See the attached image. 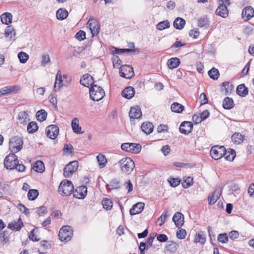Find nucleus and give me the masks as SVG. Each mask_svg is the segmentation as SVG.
<instances>
[{
	"label": "nucleus",
	"instance_id": "nucleus-22",
	"mask_svg": "<svg viewBox=\"0 0 254 254\" xmlns=\"http://www.w3.org/2000/svg\"><path fill=\"white\" fill-rule=\"evenodd\" d=\"M28 111H24L19 113L18 115V122L20 124L25 126L29 121Z\"/></svg>",
	"mask_w": 254,
	"mask_h": 254
},
{
	"label": "nucleus",
	"instance_id": "nucleus-25",
	"mask_svg": "<svg viewBox=\"0 0 254 254\" xmlns=\"http://www.w3.org/2000/svg\"><path fill=\"white\" fill-rule=\"evenodd\" d=\"M63 86L62 75L61 71H58L54 84V90L56 92L58 91Z\"/></svg>",
	"mask_w": 254,
	"mask_h": 254
},
{
	"label": "nucleus",
	"instance_id": "nucleus-2",
	"mask_svg": "<svg viewBox=\"0 0 254 254\" xmlns=\"http://www.w3.org/2000/svg\"><path fill=\"white\" fill-rule=\"evenodd\" d=\"M73 189L72 182L70 181L64 180L61 183L58 191L62 195L68 196L73 191Z\"/></svg>",
	"mask_w": 254,
	"mask_h": 254
},
{
	"label": "nucleus",
	"instance_id": "nucleus-31",
	"mask_svg": "<svg viewBox=\"0 0 254 254\" xmlns=\"http://www.w3.org/2000/svg\"><path fill=\"white\" fill-rule=\"evenodd\" d=\"M186 21L185 19L181 17L176 18L173 22L174 27L178 30L182 29L184 27Z\"/></svg>",
	"mask_w": 254,
	"mask_h": 254
},
{
	"label": "nucleus",
	"instance_id": "nucleus-44",
	"mask_svg": "<svg viewBox=\"0 0 254 254\" xmlns=\"http://www.w3.org/2000/svg\"><path fill=\"white\" fill-rule=\"evenodd\" d=\"M39 195V191L37 190H30L27 194V197L30 200H35Z\"/></svg>",
	"mask_w": 254,
	"mask_h": 254
},
{
	"label": "nucleus",
	"instance_id": "nucleus-17",
	"mask_svg": "<svg viewBox=\"0 0 254 254\" xmlns=\"http://www.w3.org/2000/svg\"><path fill=\"white\" fill-rule=\"evenodd\" d=\"M173 221L176 227L180 228L184 223V217L182 213L176 212L173 217Z\"/></svg>",
	"mask_w": 254,
	"mask_h": 254
},
{
	"label": "nucleus",
	"instance_id": "nucleus-30",
	"mask_svg": "<svg viewBox=\"0 0 254 254\" xmlns=\"http://www.w3.org/2000/svg\"><path fill=\"white\" fill-rule=\"evenodd\" d=\"M142 130L147 134L151 133L153 130V125L151 123H143L141 127Z\"/></svg>",
	"mask_w": 254,
	"mask_h": 254
},
{
	"label": "nucleus",
	"instance_id": "nucleus-47",
	"mask_svg": "<svg viewBox=\"0 0 254 254\" xmlns=\"http://www.w3.org/2000/svg\"><path fill=\"white\" fill-rule=\"evenodd\" d=\"M223 156L225 157V158L227 160L232 161L234 160L236 156L235 151L232 149L228 151H227L226 150V154Z\"/></svg>",
	"mask_w": 254,
	"mask_h": 254
},
{
	"label": "nucleus",
	"instance_id": "nucleus-37",
	"mask_svg": "<svg viewBox=\"0 0 254 254\" xmlns=\"http://www.w3.org/2000/svg\"><path fill=\"white\" fill-rule=\"evenodd\" d=\"M198 26L199 27H208L209 26V20L207 16H203L198 20Z\"/></svg>",
	"mask_w": 254,
	"mask_h": 254
},
{
	"label": "nucleus",
	"instance_id": "nucleus-7",
	"mask_svg": "<svg viewBox=\"0 0 254 254\" xmlns=\"http://www.w3.org/2000/svg\"><path fill=\"white\" fill-rule=\"evenodd\" d=\"M226 154V149L223 146L215 145L210 151V154L212 158L218 160Z\"/></svg>",
	"mask_w": 254,
	"mask_h": 254
},
{
	"label": "nucleus",
	"instance_id": "nucleus-12",
	"mask_svg": "<svg viewBox=\"0 0 254 254\" xmlns=\"http://www.w3.org/2000/svg\"><path fill=\"white\" fill-rule=\"evenodd\" d=\"M73 192L74 197L78 199H83L87 195V188L85 186H79Z\"/></svg>",
	"mask_w": 254,
	"mask_h": 254
},
{
	"label": "nucleus",
	"instance_id": "nucleus-24",
	"mask_svg": "<svg viewBox=\"0 0 254 254\" xmlns=\"http://www.w3.org/2000/svg\"><path fill=\"white\" fill-rule=\"evenodd\" d=\"M141 111L139 107L136 106L131 108L129 114L131 119H138L141 117Z\"/></svg>",
	"mask_w": 254,
	"mask_h": 254
},
{
	"label": "nucleus",
	"instance_id": "nucleus-13",
	"mask_svg": "<svg viewBox=\"0 0 254 254\" xmlns=\"http://www.w3.org/2000/svg\"><path fill=\"white\" fill-rule=\"evenodd\" d=\"M59 128L55 125H51L46 129L47 135L51 139H55L59 134Z\"/></svg>",
	"mask_w": 254,
	"mask_h": 254
},
{
	"label": "nucleus",
	"instance_id": "nucleus-54",
	"mask_svg": "<svg viewBox=\"0 0 254 254\" xmlns=\"http://www.w3.org/2000/svg\"><path fill=\"white\" fill-rule=\"evenodd\" d=\"M193 184V178L190 177H188L182 183V186L184 188H188Z\"/></svg>",
	"mask_w": 254,
	"mask_h": 254
},
{
	"label": "nucleus",
	"instance_id": "nucleus-14",
	"mask_svg": "<svg viewBox=\"0 0 254 254\" xmlns=\"http://www.w3.org/2000/svg\"><path fill=\"white\" fill-rule=\"evenodd\" d=\"M193 124L191 122L184 121L181 123L179 130L181 133L188 134L191 132Z\"/></svg>",
	"mask_w": 254,
	"mask_h": 254
},
{
	"label": "nucleus",
	"instance_id": "nucleus-62",
	"mask_svg": "<svg viewBox=\"0 0 254 254\" xmlns=\"http://www.w3.org/2000/svg\"><path fill=\"white\" fill-rule=\"evenodd\" d=\"M14 169L18 172H23L26 169V167L23 164L19 163V162H18Z\"/></svg>",
	"mask_w": 254,
	"mask_h": 254
},
{
	"label": "nucleus",
	"instance_id": "nucleus-59",
	"mask_svg": "<svg viewBox=\"0 0 254 254\" xmlns=\"http://www.w3.org/2000/svg\"><path fill=\"white\" fill-rule=\"evenodd\" d=\"M14 30L12 27L10 26L7 27L5 32V35L6 37H12V36L14 35Z\"/></svg>",
	"mask_w": 254,
	"mask_h": 254
},
{
	"label": "nucleus",
	"instance_id": "nucleus-28",
	"mask_svg": "<svg viewBox=\"0 0 254 254\" xmlns=\"http://www.w3.org/2000/svg\"><path fill=\"white\" fill-rule=\"evenodd\" d=\"M71 127L74 132L77 134L83 133V132L81 131V127L79 126V120L77 118H74L72 119Z\"/></svg>",
	"mask_w": 254,
	"mask_h": 254
},
{
	"label": "nucleus",
	"instance_id": "nucleus-53",
	"mask_svg": "<svg viewBox=\"0 0 254 254\" xmlns=\"http://www.w3.org/2000/svg\"><path fill=\"white\" fill-rule=\"evenodd\" d=\"M218 241L221 243L225 244L228 242V237L226 233L220 234L217 237Z\"/></svg>",
	"mask_w": 254,
	"mask_h": 254
},
{
	"label": "nucleus",
	"instance_id": "nucleus-16",
	"mask_svg": "<svg viewBox=\"0 0 254 254\" xmlns=\"http://www.w3.org/2000/svg\"><path fill=\"white\" fill-rule=\"evenodd\" d=\"M221 193V190L220 188H217L213 192L209 195L208 200L209 204L210 205L214 204L217 200L219 198Z\"/></svg>",
	"mask_w": 254,
	"mask_h": 254
},
{
	"label": "nucleus",
	"instance_id": "nucleus-1",
	"mask_svg": "<svg viewBox=\"0 0 254 254\" xmlns=\"http://www.w3.org/2000/svg\"><path fill=\"white\" fill-rule=\"evenodd\" d=\"M117 165L122 172L127 175L130 174L135 167L134 162L129 157L123 158L118 162Z\"/></svg>",
	"mask_w": 254,
	"mask_h": 254
},
{
	"label": "nucleus",
	"instance_id": "nucleus-26",
	"mask_svg": "<svg viewBox=\"0 0 254 254\" xmlns=\"http://www.w3.org/2000/svg\"><path fill=\"white\" fill-rule=\"evenodd\" d=\"M135 94V91L132 87L128 86L124 89L122 93V96L127 99L132 98Z\"/></svg>",
	"mask_w": 254,
	"mask_h": 254
},
{
	"label": "nucleus",
	"instance_id": "nucleus-56",
	"mask_svg": "<svg viewBox=\"0 0 254 254\" xmlns=\"http://www.w3.org/2000/svg\"><path fill=\"white\" fill-rule=\"evenodd\" d=\"M75 38L79 41L83 40L86 38V33L83 30H79L75 35Z\"/></svg>",
	"mask_w": 254,
	"mask_h": 254
},
{
	"label": "nucleus",
	"instance_id": "nucleus-60",
	"mask_svg": "<svg viewBox=\"0 0 254 254\" xmlns=\"http://www.w3.org/2000/svg\"><path fill=\"white\" fill-rule=\"evenodd\" d=\"M169 182L171 186L176 187L180 184V180L178 178H171Z\"/></svg>",
	"mask_w": 254,
	"mask_h": 254
},
{
	"label": "nucleus",
	"instance_id": "nucleus-40",
	"mask_svg": "<svg viewBox=\"0 0 254 254\" xmlns=\"http://www.w3.org/2000/svg\"><path fill=\"white\" fill-rule=\"evenodd\" d=\"M38 129V127L36 122H31L29 123L27 127V131L29 133L35 132Z\"/></svg>",
	"mask_w": 254,
	"mask_h": 254
},
{
	"label": "nucleus",
	"instance_id": "nucleus-29",
	"mask_svg": "<svg viewBox=\"0 0 254 254\" xmlns=\"http://www.w3.org/2000/svg\"><path fill=\"white\" fill-rule=\"evenodd\" d=\"M153 240L147 238L145 243L141 242L139 245V250L140 251V254H144V251L145 249H148L152 245V243Z\"/></svg>",
	"mask_w": 254,
	"mask_h": 254
},
{
	"label": "nucleus",
	"instance_id": "nucleus-36",
	"mask_svg": "<svg viewBox=\"0 0 254 254\" xmlns=\"http://www.w3.org/2000/svg\"><path fill=\"white\" fill-rule=\"evenodd\" d=\"M33 169L37 172L42 173L45 170L44 163L41 161H37L33 165Z\"/></svg>",
	"mask_w": 254,
	"mask_h": 254
},
{
	"label": "nucleus",
	"instance_id": "nucleus-50",
	"mask_svg": "<svg viewBox=\"0 0 254 254\" xmlns=\"http://www.w3.org/2000/svg\"><path fill=\"white\" fill-rule=\"evenodd\" d=\"M232 89V85L228 82H223L222 85V91H224L225 94H228L230 93Z\"/></svg>",
	"mask_w": 254,
	"mask_h": 254
},
{
	"label": "nucleus",
	"instance_id": "nucleus-63",
	"mask_svg": "<svg viewBox=\"0 0 254 254\" xmlns=\"http://www.w3.org/2000/svg\"><path fill=\"white\" fill-rule=\"evenodd\" d=\"M199 35V32L197 29H193L189 32V35L194 39L197 38Z\"/></svg>",
	"mask_w": 254,
	"mask_h": 254
},
{
	"label": "nucleus",
	"instance_id": "nucleus-27",
	"mask_svg": "<svg viewBox=\"0 0 254 254\" xmlns=\"http://www.w3.org/2000/svg\"><path fill=\"white\" fill-rule=\"evenodd\" d=\"M236 93L240 96L246 97L249 93V89L244 84H241L237 86Z\"/></svg>",
	"mask_w": 254,
	"mask_h": 254
},
{
	"label": "nucleus",
	"instance_id": "nucleus-9",
	"mask_svg": "<svg viewBox=\"0 0 254 254\" xmlns=\"http://www.w3.org/2000/svg\"><path fill=\"white\" fill-rule=\"evenodd\" d=\"M78 167V162L77 161L70 162L66 165L64 170V175L66 178L70 177L76 171Z\"/></svg>",
	"mask_w": 254,
	"mask_h": 254
},
{
	"label": "nucleus",
	"instance_id": "nucleus-11",
	"mask_svg": "<svg viewBox=\"0 0 254 254\" xmlns=\"http://www.w3.org/2000/svg\"><path fill=\"white\" fill-rule=\"evenodd\" d=\"M87 27L90 29L93 36L97 35L99 33L100 26L98 21L93 17L89 18L87 24Z\"/></svg>",
	"mask_w": 254,
	"mask_h": 254
},
{
	"label": "nucleus",
	"instance_id": "nucleus-34",
	"mask_svg": "<svg viewBox=\"0 0 254 254\" xmlns=\"http://www.w3.org/2000/svg\"><path fill=\"white\" fill-rule=\"evenodd\" d=\"M234 106V101L232 98L226 97L223 102V107L224 109L229 110Z\"/></svg>",
	"mask_w": 254,
	"mask_h": 254
},
{
	"label": "nucleus",
	"instance_id": "nucleus-46",
	"mask_svg": "<svg viewBox=\"0 0 254 254\" xmlns=\"http://www.w3.org/2000/svg\"><path fill=\"white\" fill-rule=\"evenodd\" d=\"M169 27L170 23L168 20L160 22L156 25V28L159 30H163L166 28H169Z\"/></svg>",
	"mask_w": 254,
	"mask_h": 254
},
{
	"label": "nucleus",
	"instance_id": "nucleus-58",
	"mask_svg": "<svg viewBox=\"0 0 254 254\" xmlns=\"http://www.w3.org/2000/svg\"><path fill=\"white\" fill-rule=\"evenodd\" d=\"M50 62V59L48 54H43L42 56L41 64L45 66Z\"/></svg>",
	"mask_w": 254,
	"mask_h": 254
},
{
	"label": "nucleus",
	"instance_id": "nucleus-55",
	"mask_svg": "<svg viewBox=\"0 0 254 254\" xmlns=\"http://www.w3.org/2000/svg\"><path fill=\"white\" fill-rule=\"evenodd\" d=\"M114 49L115 50L113 51V54H120L125 52L129 53L133 51V50L131 49H119L117 48H114Z\"/></svg>",
	"mask_w": 254,
	"mask_h": 254
},
{
	"label": "nucleus",
	"instance_id": "nucleus-8",
	"mask_svg": "<svg viewBox=\"0 0 254 254\" xmlns=\"http://www.w3.org/2000/svg\"><path fill=\"white\" fill-rule=\"evenodd\" d=\"M122 150L131 153L137 154L140 152L141 146L139 144L134 143H125L121 145Z\"/></svg>",
	"mask_w": 254,
	"mask_h": 254
},
{
	"label": "nucleus",
	"instance_id": "nucleus-45",
	"mask_svg": "<svg viewBox=\"0 0 254 254\" xmlns=\"http://www.w3.org/2000/svg\"><path fill=\"white\" fill-rule=\"evenodd\" d=\"M210 77L214 80H217L219 76V72L217 69L215 68H211L208 72Z\"/></svg>",
	"mask_w": 254,
	"mask_h": 254
},
{
	"label": "nucleus",
	"instance_id": "nucleus-39",
	"mask_svg": "<svg viewBox=\"0 0 254 254\" xmlns=\"http://www.w3.org/2000/svg\"><path fill=\"white\" fill-rule=\"evenodd\" d=\"M56 16L58 19L62 20L67 17L68 12L64 9L60 8L57 10Z\"/></svg>",
	"mask_w": 254,
	"mask_h": 254
},
{
	"label": "nucleus",
	"instance_id": "nucleus-23",
	"mask_svg": "<svg viewBox=\"0 0 254 254\" xmlns=\"http://www.w3.org/2000/svg\"><path fill=\"white\" fill-rule=\"evenodd\" d=\"M216 13L217 15H220L222 17H226L228 15V12L226 4H220L216 10Z\"/></svg>",
	"mask_w": 254,
	"mask_h": 254
},
{
	"label": "nucleus",
	"instance_id": "nucleus-33",
	"mask_svg": "<svg viewBox=\"0 0 254 254\" xmlns=\"http://www.w3.org/2000/svg\"><path fill=\"white\" fill-rule=\"evenodd\" d=\"M12 16L10 13L6 12L0 16L1 21L2 23L8 25L11 23Z\"/></svg>",
	"mask_w": 254,
	"mask_h": 254
},
{
	"label": "nucleus",
	"instance_id": "nucleus-21",
	"mask_svg": "<svg viewBox=\"0 0 254 254\" xmlns=\"http://www.w3.org/2000/svg\"><path fill=\"white\" fill-rule=\"evenodd\" d=\"M144 207V203L143 202H138L133 205L129 210L131 215H134L139 214L142 212Z\"/></svg>",
	"mask_w": 254,
	"mask_h": 254
},
{
	"label": "nucleus",
	"instance_id": "nucleus-19",
	"mask_svg": "<svg viewBox=\"0 0 254 254\" xmlns=\"http://www.w3.org/2000/svg\"><path fill=\"white\" fill-rule=\"evenodd\" d=\"M242 15L245 20H248L254 16V9L251 6L246 7L242 11Z\"/></svg>",
	"mask_w": 254,
	"mask_h": 254
},
{
	"label": "nucleus",
	"instance_id": "nucleus-43",
	"mask_svg": "<svg viewBox=\"0 0 254 254\" xmlns=\"http://www.w3.org/2000/svg\"><path fill=\"white\" fill-rule=\"evenodd\" d=\"M47 114L44 110H40L36 113V118L38 121L43 122L46 120Z\"/></svg>",
	"mask_w": 254,
	"mask_h": 254
},
{
	"label": "nucleus",
	"instance_id": "nucleus-18",
	"mask_svg": "<svg viewBox=\"0 0 254 254\" xmlns=\"http://www.w3.org/2000/svg\"><path fill=\"white\" fill-rule=\"evenodd\" d=\"M80 83L81 84L86 87H88L90 86H92L94 83L93 78L90 74H85L81 77L80 80Z\"/></svg>",
	"mask_w": 254,
	"mask_h": 254
},
{
	"label": "nucleus",
	"instance_id": "nucleus-52",
	"mask_svg": "<svg viewBox=\"0 0 254 254\" xmlns=\"http://www.w3.org/2000/svg\"><path fill=\"white\" fill-rule=\"evenodd\" d=\"M63 150L67 154H73V148L71 144H66L64 145Z\"/></svg>",
	"mask_w": 254,
	"mask_h": 254
},
{
	"label": "nucleus",
	"instance_id": "nucleus-35",
	"mask_svg": "<svg viewBox=\"0 0 254 254\" xmlns=\"http://www.w3.org/2000/svg\"><path fill=\"white\" fill-rule=\"evenodd\" d=\"M173 112L181 113L184 110V106L177 102H174L171 106Z\"/></svg>",
	"mask_w": 254,
	"mask_h": 254
},
{
	"label": "nucleus",
	"instance_id": "nucleus-51",
	"mask_svg": "<svg viewBox=\"0 0 254 254\" xmlns=\"http://www.w3.org/2000/svg\"><path fill=\"white\" fill-rule=\"evenodd\" d=\"M168 211L167 210H165L162 214L158 218V221L160 222L159 223V225L161 226L166 221L167 218L168 216Z\"/></svg>",
	"mask_w": 254,
	"mask_h": 254
},
{
	"label": "nucleus",
	"instance_id": "nucleus-64",
	"mask_svg": "<svg viewBox=\"0 0 254 254\" xmlns=\"http://www.w3.org/2000/svg\"><path fill=\"white\" fill-rule=\"evenodd\" d=\"M19 208L26 215H28L30 213L29 209L21 203L18 204Z\"/></svg>",
	"mask_w": 254,
	"mask_h": 254
},
{
	"label": "nucleus",
	"instance_id": "nucleus-10",
	"mask_svg": "<svg viewBox=\"0 0 254 254\" xmlns=\"http://www.w3.org/2000/svg\"><path fill=\"white\" fill-rule=\"evenodd\" d=\"M120 74L122 77L130 79L134 76L133 68L129 65H122L120 68Z\"/></svg>",
	"mask_w": 254,
	"mask_h": 254
},
{
	"label": "nucleus",
	"instance_id": "nucleus-6",
	"mask_svg": "<svg viewBox=\"0 0 254 254\" xmlns=\"http://www.w3.org/2000/svg\"><path fill=\"white\" fill-rule=\"evenodd\" d=\"M72 236V230L69 226H64L62 227L59 233V239L62 241H70Z\"/></svg>",
	"mask_w": 254,
	"mask_h": 254
},
{
	"label": "nucleus",
	"instance_id": "nucleus-49",
	"mask_svg": "<svg viewBox=\"0 0 254 254\" xmlns=\"http://www.w3.org/2000/svg\"><path fill=\"white\" fill-rule=\"evenodd\" d=\"M18 58L21 63H25L29 58V56L26 53L23 52H20L18 54Z\"/></svg>",
	"mask_w": 254,
	"mask_h": 254
},
{
	"label": "nucleus",
	"instance_id": "nucleus-61",
	"mask_svg": "<svg viewBox=\"0 0 254 254\" xmlns=\"http://www.w3.org/2000/svg\"><path fill=\"white\" fill-rule=\"evenodd\" d=\"M47 209L46 207L43 206H40L36 211V213L39 216H44L47 213Z\"/></svg>",
	"mask_w": 254,
	"mask_h": 254
},
{
	"label": "nucleus",
	"instance_id": "nucleus-5",
	"mask_svg": "<svg viewBox=\"0 0 254 254\" xmlns=\"http://www.w3.org/2000/svg\"><path fill=\"white\" fill-rule=\"evenodd\" d=\"M23 140L19 136H13L9 140V149L12 153H17L22 148Z\"/></svg>",
	"mask_w": 254,
	"mask_h": 254
},
{
	"label": "nucleus",
	"instance_id": "nucleus-41",
	"mask_svg": "<svg viewBox=\"0 0 254 254\" xmlns=\"http://www.w3.org/2000/svg\"><path fill=\"white\" fill-rule=\"evenodd\" d=\"M103 207L105 209L109 210H111L113 206L112 201L109 198H105L102 201Z\"/></svg>",
	"mask_w": 254,
	"mask_h": 254
},
{
	"label": "nucleus",
	"instance_id": "nucleus-3",
	"mask_svg": "<svg viewBox=\"0 0 254 254\" xmlns=\"http://www.w3.org/2000/svg\"><path fill=\"white\" fill-rule=\"evenodd\" d=\"M90 98L95 101H99L105 96L104 90L97 85H93L89 90Z\"/></svg>",
	"mask_w": 254,
	"mask_h": 254
},
{
	"label": "nucleus",
	"instance_id": "nucleus-42",
	"mask_svg": "<svg viewBox=\"0 0 254 254\" xmlns=\"http://www.w3.org/2000/svg\"><path fill=\"white\" fill-rule=\"evenodd\" d=\"M243 139L244 136L240 133H235L232 136V140L236 144L241 143Z\"/></svg>",
	"mask_w": 254,
	"mask_h": 254
},
{
	"label": "nucleus",
	"instance_id": "nucleus-4",
	"mask_svg": "<svg viewBox=\"0 0 254 254\" xmlns=\"http://www.w3.org/2000/svg\"><path fill=\"white\" fill-rule=\"evenodd\" d=\"M18 162V157L14 153H9L4 160V167L7 170H14Z\"/></svg>",
	"mask_w": 254,
	"mask_h": 254
},
{
	"label": "nucleus",
	"instance_id": "nucleus-20",
	"mask_svg": "<svg viewBox=\"0 0 254 254\" xmlns=\"http://www.w3.org/2000/svg\"><path fill=\"white\" fill-rule=\"evenodd\" d=\"M23 226V222L20 218L17 221L13 220L8 225L7 227L13 231H19Z\"/></svg>",
	"mask_w": 254,
	"mask_h": 254
},
{
	"label": "nucleus",
	"instance_id": "nucleus-38",
	"mask_svg": "<svg viewBox=\"0 0 254 254\" xmlns=\"http://www.w3.org/2000/svg\"><path fill=\"white\" fill-rule=\"evenodd\" d=\"M205 242V237L204 234L202 232H199L196 234L194 240L195 243H200L203 244Z\"/></svg>",
	"mask_w": 254,
	"mask_h": 254
},
{
	"label": "nucleus",
	"instance_id": "nucleus-57",
	"mask_svg": "<svg viewBox=\"0 0 254 254\" xmlns=\"http://www.w3.org/2000/svg\"><path fill=\"white\" fill-rule=\"evenodd\" d=\"M187 235L186 231L184 229H180L177 232L176 236L179 239H184Z\"/></svg>",
	"mask_w": 254,
	"mask_h": 254
},
{
	"label": "nucleus",
	"instance_id": "nucleus-48",
	"mask_svg": "<svg viewBox=\"0 0 254 254\" xmlns=\"http://www.w3.org/2000/svg\"><path fill=\"white\" fill-rule=\"evenodd\" d=\"M97 159L100 168H103L106 165L107 161L105 155L103 154H99L97 156Z\"/></svg>",
	"mask_w": 254,
	"mask_h": 254
},
{
	"label": "nucleus",
	"instance_id": "nucleus-15",
	"mask_svg": "<svg viewBox=\"0 0 254 254\" xmlns=\"http://www.w3.org/2000/svg\"><path fill=\"white\" fill-rule=\"evenodd\" d=\"M20 89V87L18 85H10L4 87L0 90V96L12 92L15 93Z\"/></svg>",
	"mask_w": 254,
	"mask_h": 254
},
{
	"label": "nucleus",
	"instance_id": "nucleus-32",
	"mask_svg": "<svg viewBox=\"0 0 254 254\" xmlns=\"http://www.w3.org/2000/svg\"><path fill=\"white\" fill-rule=\"evenodd\" d=\"M180 64V60L177 58H172L167 62V65L170 69L177 67Z\"/></svg>",
	"mask_w": 254,
	"mask_h": 254
}]
</instances>
